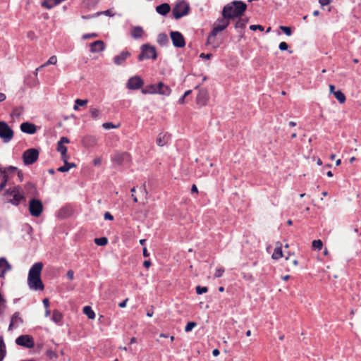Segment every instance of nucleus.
<instances>
[{
	"label": "nucleus",
	"mask_w": 361,
	"mask_h": 361,
	"mask_svg": "<svg viewBox=\"0 0 361 361\" xmlns=\"http://www.w3.org/2000/svg\"><path fill=\"white\" fill-rule=\"evenodd\" d=\"M247 4L240 0H234L223 8L222 16L227 20H233L241 17L247 10Z\"/></svg>",
	"instance_id": "f257e3e1"
},
{
	"label": "nucleus",
	"mask_w": 361,
	"mask_h": 361,
	"mask_svg": "<svg viewBox=\"0 0 361 361\" xmlns=\"http://www.w3.org/2000/svg\"><path fill=\"white\" fill-rule=\"evenodd\" d=\"M43 264L40 262L35 263L29 270L27 284L31 290H43L44 283L41 279Z\"/></svg>",
	"instance_id": "f03ea898"
},
{
	"label": "nucleus",
	"mask_w": 361,
	"mask_h": 361,
	"mask_svg": "<svg viewBox=\"0 0 361 361\" xmlns=\"http://www.w3.org/2000/svg\"><path fill=\"white\" fill-rule=\"evenodd\" d=\"M157 58V53L155 47L149 44H144L140 47V53L137 56L139 61H142L145 59L155 60Z\"/></svg>",
	"instance_id": "7ed1b4c3"
},
{
	"label": "nucleus",
	"mask_w": 361,
	"mask_h": 361,
	"mask_svg": "<svg viewBox=\"0 0 361 361\" xmlns=\"http://www.w3.org/2000/svg\"><path fill=\"white\" fill-rule=\"evenodd\" d=\"M6 194L12 197L11 202L13 205H19L23 200H25L23 192L20 188L18 186L9 188L8 190H6Z\"/></svg>",
	"instance_id": "20e7f679"
},
{
	"label": "nucleus",
	"mask_w": 361,
	"mask_h": 361,
	"mask_svg": "<svg viewBox=\"0 0 361 361\" xmlns=\"http://www.w3.org/2000/svg\"><path fill=\"white\" fill-rule=\"evenodd\" d=\"M39 152L36 148H29L23 153L22 158L25 166L33 164L39 158Z\"/></svg>",
	"instance_id": "39448f33"
},
{
	"label": "nucleus",
	"mask_w": 361,
	"mask_h": 361,
	"mask_svg": "<svg viewBox=\"0 0 361 361\" xmlns=\"http://www.w3.org/2000/svg\"><path fill=\"white\" fill-rule=\"evenodd\" d=\"M190 6L185 1L178 2L172 10V14L175 19L178 20L188 14Z\"/></svg>",
	"instance_id": "423d86ee"
},
{
	"label": "nucleus",
	"mask_w": 361,
	"mask_h": 361,
	"mask_svg": "<svg viewBox=\"0 0 361 361\" xmlns=\"http://www.w3.org/2000/svg\"><path fill=\"white\" fill-rule=\"evenodd\" d=\"M18 171V168L9 166L5 168L0 167V191L6 185L8 180V174Z\"/></svg>",
	"instance_id": "0eeeda50"
},
{
	"label": "nucleus",
	"mask_w": 361,
	"mask_h": 361,
	"mask_svg": "<svg viewBox=\"0 0 361 361\" xmlns=\"http://www.w3.org/2000/svg\"><path fill=\"white\" fill-rule=\"evenodd\" d=\"M217 21L219 23H224V25H214L211 30L210 33L207 37V43H211L212 39H214L218 32L224 30L229 25V20L225 19L224 17L222 18H218Z\"/></svg>",
	"instance_id": "6e6552de"
},
{
	"label": "nucleus",
	"mask_w": 361,
	"mask_h": 361,
	"mask_svg": "<svg viewBox=\"0 0 361 361\" xmlns=\"http://www.w3.org/2000/svg\"><path fill=\"white\" fill-rule=\"evenodd\" d=\"M43 211V204L40 200L32 198L29 202V212L32 216L38 217Z\"/></svg>",
	"instance_id": "1a4fd4ad"
},
{
	"label": "nucleus",
	"mask_w": 361,
	"mask_h": 361,
	"mask_svg": "<svg viewBox=\"0 0 361 361\" xmlns=\"http://www.w3.org/2000/svg\"><path fill=\"white\" fill-rule=\"evenodd\" d=\"M13 137V130L5 121H0V137L4 142H8Z\"/></svg>",
	"instance_id": "9d476101"
},
{
	"label": "nucleus",
	"mask_w": 361,
	"mask_h": 361,
	"mask_svg": "<svg viewBox=\"0 0 361 361\" xmlns=\"http://www.w3.org/2000/svg\"><path fill=\"white\" fill-rule=\"evenodd\" d=\"M111 161L118 166H123L129 163L131 161V157L129 153L126 152H116L111 157Z\"/></svg>",
	"instance_id": "9b49d317"
},
{
	"label": "nucleus",
	"mask_w": 361,
	"mask_h": 361,
	"mask_svg": "<svg viewBox=\"0 0 361 361\" xmlns=\"http://www.w3.org/2000/svg\"><path fill=\"white\" fill-rule=\"evenodd\" d=\"M170 37L173 47L183 48L185 46V40L183 34L179 31H171Z\"/></svg>",
	"instance_id": "f8f14e48"
},
{
	"label": "nucleus",
	"mask_w": 361,
	"mask_h": 361,
	"mask_svg": "<svg viewBox=\"0 0 361 361\" xmlns=\"http://www.w3.org/2000/svg\"><path fill=\"white\" fill-rule=\"evenodd\" d=\"M16 343L18 345L26 348H32L35 346V341L33 338L30 335H20L16 339Z\"/></svg>",
	"instance_id": "ddd939ff"
},
{
	"label": "nucleus",
	"mask_w": 361,
	"mask_h": 361,
	"mask_svg": "<svg viewBox=\"0 0 361 361\" xmlns=\"http://www.w3.org/2000/svg\"><path fill=\"white\" fill-rule=\"evenodd\" d=\"M144 85V80L141 78V77L138 75H135L131 77L128 79L126 87L129 90H138L142 87Z\"/></svg>",
	"instance_id": "4468645a"
},
{
	"label": "nucleus",
	"mask_w": 361,
	"mask_h": 361,
	"mask_svg": "<svg viewBox=\"0 0 361 361\" xmlns=\"http://www.w3.org/2000/svg\"><path fill=\"white\" fill-rule=\"evenodd\" d=\"M20 129L24 133L33 135L37 132V127L35 124L26 121L20 124Z\"/></svg>",
	"instance_id": "2eb2a0df"
},
{
	"label": "nucleus",
	"mask_w": 361,
	"mask_h": 361,
	"mask_svg": "<svg viewBox=\"0 0 361 361\" xmlns=\"http://www.w3.org/2000/svg\"><path fill=\"white\" fill-rule=\"evenodd\" d=\"M209 99V94L205 89H201L199 90L198 94L196 97V102L200 106H205Z\"/></svg>",
	"instance_id": "dca6fc26"
},
{
	"label": "nucleus",
	"mask_w": 361,
	"mask_h": 361,
	"mask_svg": "<svg viewBox=\"0 0 361 361\" xmlns=\"http://www.w3.org/2000/svg\"><path fill=\"white\" fill-rule=\"evenodd\" d=\"M131 54L127 50L122 51L119 54L115 56L113 59L114 63L117 66H121L126 60L130 56Z\"/></svg>",
	"instance_id": "f3484780"
},
{
	"label": "nucleus",
	"mask_w": 361,
	"mask_h": 361,
	"mask_svg": "<svg viewBox=\"0 0 361 361\" xmlns=\"http://www.w3.org/2000/svg\"><path fill=\"white\" fill-rule=\"evenodd\" d=\"M82 145L86 148L93 147L96 145L97 139L95 136L91 135H85L82 138Z\"/></svg>",
	"instance_id": "a211bd4d"
},
{
	"label": "nucleus",
	"mask_w": 361,
	"mask_h": 361,
	"mask_svg": "<svg viewBox=\"0 0 361 361\" xmlns=\"http://www.w3.org/2000/svg\"><path fill=\"white\" fill-rule=\"evenodd\" d=\"M90 47L92 53H99L106 49V44L102 40H97L90 43Z\"/></svg>",
	"instance_id": "6ab92c4d"
},
{
	"label": "nucleus",
	"mask_w": 361,
	"mask_h": 361,
	"mask_svg": "<svg viewBox=\"0 0 361 361\" xmlns=\"http://www.w3.org/2000/svg\"><path fill=\"white\" fill-rule=\"evenodd\" d=\"M155 89L157 94L164 96H169L171 92V88L163 82H159L157 85H155Z\"/></svg>",
	"instance_id": "aec40b11"
},
{
	"label": "nucleus",
	"mask_w": 361,
	"mask_h": 361,
	"mask_svg": "<svg viewBox=\"0 0 361 361\" xmlns=\"http://www.w3.org/2000/svg\"><path fill=\"white\" fill-rule=\"evenodd\" d=\"M12 266L5 257L0 258V278L4 277L6 271L11 270Z\"/></svg>",
	"instance_id": "412c9836"
},
{
	"label": "nucleus",
	"mask_w": 361,
	"mask_h": 361,
	"mask_svg": "<svg viewBox=\"0 0 361 361\" xmlns=\"http://www.w3.org/2000/svg\"><path fill=\"white\" fill-rule=\"evenodd\" d=\"M23 320L20 317V313L18 312H16L11 316L8 329L11 330L13 327H18L19 324H23Z\"/></svg>",
	"instance_id": "4be33fe9"
},
{
	"label": "nucleus",
	"mask_w": 361,
	"mask_h": 361,
	"mask_svg": "<svg viewBox=\"0 0 361 361\" xmlns=\"http://www.w3.org/2000/svg\"><path fill=\"white\" fill-rule=\"evenodd\" d=\"M170 139L171 135L169 133H160L158 135L156 142L159 146L163 147L169 142Z\"/></svg>",
	"instance_id": "5701e85b"
},
{
	"label": "nucleus",
	"mask_w": 361,
	"mask_h": 361,
	"mask_svg": "<svg viewBox=\"0 0 361 361\" xmlns=\"http://www.w3.org/2000/svg\"><path fill=\"white\" fill-rule=\"evenodd\" d=\"M143 34H144V30H143L142 27H141L140 25L132 26L131 30H130V35L133 39H141Z\"/></svg>",
	"instance_id": "b1692460"
},
{
	"label": "nucleus",
	"mask_w": 361,
	"mask_h": 361,
	"mask_svg": "<svg viewBox=\"0 0 361 361\" xmlns=\"http://www.w3.org/2000/svg\"><path fill=\"white\" fill-rule=\"evenodd\" d=\"M171 7L169 4L163 3L156 7V11L161 16H166L170 11Z\"/></svg>",
	"instance_id": "393cba45"
},
{
	"label": "nucleus",
	"mask_w": 361,
	"mask_h": 361,
	"mask_svg": "<svg viewBox=\"0 0 361 361\" xmlns=\"http://www.w3.org/2000/svg\"><path fill=\"white\" fill-rule=\"evenodd\" d=\"M71 215V209L69 207H62L57 213V216L60 219H65Z\"/></svg>",
	"instance_id": "a878e982"
},
{
	"label": "nucleus",
	"mask_w": 361,
	"mask_h": 361,
	"mask_svg": "<svg viewBox=\"0 0 361 361\" xmlns=\"http://www.w3.org/2000/svg\"><path fill=\"white\" fill-rule=\"evenodd\" d=\"M51 321L58 325L62 324L63 315L57 310L53 311L52 316L51 318Z\"/></svg>",
	"instance_id": "bb28decb"
},
{
	"label": "nucleus",
	"mask_w": 361,
	"mask_h": 361,
	"mask_svg": "<svg viewBox=\"0 0 361 361\" xmlns=\"http://www.w3.org/2000/svg\"><path fill=\"white\" fill-rule=\"evenodd\" d=\"M157 43L161 46H166L169 43V37L164 32L159 33L157 36Z\"/></svg>",
	"instance_id": "cd10ccee"
},
{
	"label": "nucleus",
	"mask_w": 361,
	"mask_h": 361,
	"mask_svg": "<svg viewBox=\"0 0 361 361\" xmlns=\"http://www.w3.org/2000/svg\"><path fill=\"white\" fill-rule=\"evenodd\" d=\"M76 166V164L73 162L65 161L63 166L59 167L57 171L59 172H68L71 169Z\"/></svg>",
	"instance_id": "c85d7f7f"
},
{
	"label": "nucleus",
	"mask_w": 361,
	"mask_h": 361,
	"mask_svg": "<svg viewBox=\"0 0 361 361\" xmlns=\"http://www.w3.org/2000/svg\"><path fill=\"white\" fill-rule=\"evenodd\" d=\"M238 20L235 22L234 27L235 29H244L246 27L247 23H248V18H242L241 17L237 18Z\"/></svg>",
	"instance_id": "c756f323"
},
{
	"label": "nucleus",
	"mask_w": 361,
	"mask_h": 361,
	"mask_svg": "<svg viewBox=\"0 0 361 361\" xmlns=\"http://www.w3.org/2000/svg\"><path fill=\"white\" fill-rule=\"evenodd\" d=\"M142 93L144 94H153L156 93L155 85H149L145 86L141 90Z\"/></svg>",
	"instance_id": "7c9ffc66"
},
{
	"label": "nucleus",
	"mask_w": 361,
	"mask_h": 361,
	"mask_svg": "<svg viewBox=\"0 0 361 361\" xmlns=\"http://www.w3.org/2000/svg\"><path fill=\"white\" fill-rule=\"evenodd\" d=\"M82 312L89 319H94L95 318V313L90 306H85Z\"/></svg>",
	"instance_id": "2f4dec72"
},
{
	"label": "nucleus",
	"mask_w": 361,
	"mask_h": 361,
	"mask_svg": "<svg viewBox=\"0 0 361 361\" xmlns=\"http://www.w3.org/2000/svg\"><path fill=\"white\" fill-rule=\"evenodd\" d=\"M334 97L339 102V103L343 104L345 102L346 97L344 93L341 90H337L334 92Z\"/></svg>",
	"instance_id": "473e14b6"
},
{
	"label": "nucleus",
	"mask_w": 361,
	"mask_h": 361,
	"mask_svg": "<svg viewBox=\"0 0 361 361\" xmlns=\"http://www.w3.org/2000/svg\"><path fill=\"white\" fill-rule=\"evenodd\" d=\"M94 243L98 246H105L108 244V238L106 237L96 238L94 240Z\"/></svg>",
	"instance_id": "72a5a7b5"
},
{
	"label": "nucleus",
	"mask_w": 361,
	"mask_h": 361,
	"mask_svg": "<svg viewBox=\"0 0 361 361\" xmlns=\"http://www.w3.org/2000/svg\"><path fill=\"white\" fill-rule=\"evenodd\" d=\"M42 5L47 9H51L58 4L54 0H44Z\"/></svg>",
	"instance_id": "f704fd0d"
},
{
	"label": "nucleus",
	"mask_w": 361,
	"mask_h": 361,
	"mask_svg": "<svg viewBox=\"0 0 361 361\" xmlns=\"http://www.w3.org/2000/svg\"><path fill=\"white\" fill-rule=\"evenodd\" d=\"M283 257V252L281 247H279L275 248L273 254H272V258L274 259H279L281 257Z\"/></svg>",
	"instance_id": "c9c22d12"
},
{
	"label": "nucleus",
	"mask_w": 361,
	"mask_h": 361,
	"mask_svg": "<svg viewBox=\"0 0 361 361\" xmlns=\"http://www.w3.org/2000/svg\"><path fill=\"white\" fill-rule=\"evenodd\" d=\"M90 113L93 119H97L100 116L101 111L97 108H91Z\"/></svg>",
	"instance_id": "e433bc0d"
},
{
	"label": "nucleus",
	"mask_w": 361,
	"mask_h": 361,
	"mask_svg": "<svg viewBox=\"0 0 361 361\" xmlns=\"http://www.w3.org/2000/svg\"><path fill=\"white\" fill-rule=\"evenodd\" d=\"M57 63V57L56 56H51L49 57L48 61L44 63L42 66H40V68L47 66L48 65H55Z\"/></svg>",
	"instance_id": "4c0bfd02"
},
{
	"label": "nucleus",
	"mask_w": 361,
	"mask_h": 361,
	"mask_svg": "<svg viewBox=\"0 0 361 361\" xmlns=\"http://www.w3.org/2000/svg\"><path fill=\"white\" fill-rule=\"evenodd\" d=\"M280 30L287 36H290L293 33L292 27L289 26L281 25Z\"/></svg>",
	"instance_id": "58836bf2"
},
{
	"label": "nucleus",
	"mask_w": 361,
	"mask_h": 361,
	"mask_svg": "<svg viewBox=\"0 0 361 361\" xmlns=\"http://www.w3.org/2000/svg\"><path fill=\"white\" fill-rule=\"evenodd\" d=\"M192 93V90H189L185 92V93L178 99V103L179 104H184L185 103V98L187 96Z\"/></svg>",
	"instance_id": "ea45409f"
},
{
	"label": "nucleus",
	"mask_w": 361,
	"mask_h": 361,
	"mask_svg": "<svg viewBox=\"0 0 361 361\" xmlns=\"http://www.w3.org/2000/svg\"><path fill=\"white\" fill-rule=\"evenodd\" d=\"M312 247L314 248V249H317L318 250H320L322 249V247H323V243L321 240L318 239V240H314L312 241Z\"/></svg>",
	"instance_id": "a19ab883"
},
{
	"label": "nucleus",
	"mask_w": 361,
	"mask_h": 361,
	"mask_svg": "<svg viewBox=\"0 0 361 361\" xmlns=\"http://www.w3.org/2000/svg\"><path fill=\"white\" fill-rule=\"evenodd\" d=\"M46 355L49 360L56 359L58 357V355L56 354V353L52 350L51 349L47 350Z\"/></svg>",
	"instance_id": "79ce46f5"
},
{
	"label": "nucleus",
	"mask_w": 361,
	"mask_h": 361,
	"mask_svg": "<svg viewBox=\"0 0 361 361\" xmlns=\"http://www.w3.org/2000/svg\"><path fill=\"white\" fill-rule=\"evenodd\" d=\"M6 345L4 341V338L2 336H0V355H4L6 356Z\"/></svg>",
	"instance_id": "37998d69"
},
{
	"label": "nucleus",
	"mask_w": 361,
	"mask_h": 361,
	"mask_svg": "<svg viewBox=\"0 0 361 361\" xmlns=\"http://www.w3.org/2000/svg\"><path fill=\"white\" fill-rule=\"evenodd\" d=\"M197 326V323L195 322H188L185 326V331L190 332L191 331L195 326Z\"/></svg>",
	"instance_id": "c03bdc74"
},
{
	"label": "nucleus",
	"mask_w": 361,
	"mask_h": 361,
	"mask_svg": "<svg viewBox=\"0 0 361 361\" xmlns=\"http://www.w3.org/2000/svg\"><path fill=\"white\" fill-rule=\"evenodd\" d=\"M195 290L197 295H202L208 291V288L206 286H197L195 288Z\"/></svg>",
	"instance_id": "a18cd8bd"
},
{
	"label": "nucleus",
	"mask_w": 361,
	"mask_h": 361,
	"mask_svg": "<svg viewBox=\"0 0 361 361\" xmlns=\"http://www.w3.org/2000/svg\"><path fill=\"white\" fill-rule=\"evenodd\" d=\"M100 15H105L106 16H110V17L114 16V13H113L111 9H107L104 11H99L95 14V16H99Z\"/></svg>",
	"instance_id": "49530a36"
},
{
	"label": "nucleus",
	"mask_w": 361,
	"mask_h": 361,
	"mask_svg": "<svg viewBox=\"0 0 361 361\" xmlns=\"http://www.w3.org/2000/svg\"><path fill=\"white\" fill-rule=\"evenodd\" d=\"M56 149L61 154H65V152H67V147L61 143L57 142Z\"/></svg>",
	"instance_id": "de8ad7c7"
},
{
	"label": "nucleus",
	"mask_w": 361,
	"mask_h": 361,
	"mask_svg": "<svg viewBox=\"0 0 361 361\" xmlns=\"http://www.w3.org/2000/svg\"><path fill=\"white\" fill-rule=\"evenodd\" d=\"M102 127L105 130H109V129L117 128L118 127V126H116L115 124H114L111 122H106L102 124Z\"/></svg>",
	"instance_id": "09e8293b"
},
{
	"label": "nucleus",
	"mask_w": 361,
	"mask_h": 361,
	"mask_svg": "<svg viewBox=\"0 0 361 361\" xmlns=\"http://www.w3.org/2000/svg\"><path fill=\"white\" fill-rule=\"evenodd\" d=\"M242 276L245 281H248L250 282H253L255 281V278L250 273H242Z\"/></svg>",
	"instance_id": "8fccbe9b"
},
{
	"label": "nucleus",
	"mask_w": 361,
	"mask_h": 361,
	"mask_svg": "<svg viewBox=\"0 0 361 361\" xmlns=\"http://www.w3.org/2000/svg\"><path fill=\"white\" fill-rule=\"evenodd\" d=\"M224 271H225V270L223 267L216 268L215 270V273H214V277L220 278L221 276H222Z\"/></svg>",
	"instance_id": "3c124183"
},
{
	"label": "nucleus",
	"mask_w": 361,
	"mask_h": 361,
	"mask_svg": "<svg viewBox=\"0 0 361 361\" xmlns=\"http://www.w3.org/2000/svg\"><path fill=\"white\" fill-rule=\"evenodd\" d=\"M250 29L252 31H256V30L264 31V27L261 25H251L250 26Z\"/></svg>",
	"instance_id": "603ef678"
},
{
	"label": "nucleus",
	"mask_w": 361,
	"mask_h": 361,
	"mask_svg": "<svg viewBox=\"0 0 361 361\" xmlns=\"http://www.w3.org/2000/svg\"><path fill=\"white\" fill-rule=\"evenodd\" d=\"M88 101L87 99H76L75 100V103L78 104L80 106H83L87 104Z\"/></svg>",
	"instance_id": "864d4df0"
},
{
	"label": "nucleus",
	"mask_w": 361,
	"mask_h": 361,
	"mask_svg": "<svg viewBox=\"0 0 361 361\" xmlns=\"http://www.w3.org/2000/svg\"><path fill=\"white\" fill-rule=\"evenodd\" d=\"M279 49L281 51H287L288 49V44L286 42H281L279 45Z\"/></svg>",
	"instance_id": "5fc2aeb1"
},
{
	"label": "nucleus",
	"mask_w": 361,
	"mask_h": 361,
	"mask_svg": "<svg viewBox=\"0 0 361 361\" xmlns=\"http://www.w3.org/2000/svg\"><path fill=\"white\" fill-rule=\"evenodd\" d=\"M104 219L108 221H113L114 217L110 212H106L104 214Z\"/></svg>",
	"instance_id": "6e6d98bb"
},
{
	"label": "nucleus",
	"mask_w": 361,
	"mask_h": 361,
	"mask_svg": "<svg viewBox=\"0 0 361 361\" xmlns=\"http://www.w3.org/2000/svg\"><path fill=\"white\" fill-rule=\"evenodd\" d=\"M212 54L210 53H208V54L201 53L200 55V58L203 59H207V60L210 59L212 58Z\"/></svg>",
	"instance_id": "4d7b16f0"
},
{
	"label": "nucleus",
	"mask_w": 361,
	"mask_h": 361,
	"mask_svg": "<svg viewBox=\"0 0 361 361\" xmlns=\"http://www.w3.org/2000/svg\"><path fill=\"white\" fill-rule=\"evenodd\" d=\"M332 2V0H319V3L320 4L322 7L327 6Z\"/></svg>",
	"instance_id": "13d9d810"
},
{
	"label": "nucleus",
	"mask_w": 361,
	"mask_h": 361,
	"mask_svg": "<svg viewBox=\"0 0 361 361\" xmlns=\"http://www.w3.org/2000/svg\"><path fill=\"white\" fill-rule=\"evenodd\" d=\"M58 142L61 144H68L70 142V140L67 137H61Z\"/></svg>",
	"instance_id": "bf43d9fd"
},
{
	"label": "nucleus",
	"mask_w": 361,
	"mask_h": 361,
	"mask_svg": "<svg viewBox=\"0 0 361 361\" xmlns=\"http://www.w3.org/2000/svg\"><path fill=\"white\" fill-rule=\"evenodd\" d=\"M97 36V33H88V34H85L83 35V38L84 39H89V38H91V37H95Z\"/></svg>",
	"instance_id": "052dcab7"
},
{
	"label": "nucleus",
	"mask_w": 361,
	"mask_h": 361,
	"mask_svg": "<svg viewBox=\"0 0 361 361\" xmlns=\"http://www.w3.org/2000/svg\"><path fill=\"white\" fill-rule=\"evenodd\" d=\"M73 275L74 273L73 270H68L67 271L66 276L68 279L72 280L73 279Z\"/></svg>",
	"instance_id": "680f3d73"
},
{
	"label": "nucleus",
	"mask_w": 361,
	"mask_h": 361,
	"mask_svg": "<svg viewBox=\"0 0 361 361\" xmlns=\"http://www.w3.org/2000/svg\"><path fill=\"white\" fill-rule=\"evenodd\" d=\"M102 163V159L99 157H97L93 160V164L94 166H99Z\"/></svg>",
	"instance_id": "e2e57ef3"
},
{
	"label": "nucleus",
	"mask_w": 361,
	"mask_h": 361,
	"mask_svg": "<svg viewBox=\"0 0 361 361\" xmlns=\"http://www.w3.org/2000/svg\"><path fill=\"white\" fill-rule=\"evenodd\" d=\"M128 299L126 298L124 300H123L122 302H121L119 304H118V307H121V308H124L126 307V304H127V302H128Z\"/></svg>",
	"instance_id": "0e129e2a"
},
{
	"label": "nucleus",
	"mask_w": 361,
	"mask_h": 361,
	"mask_svg": "<svg viewBox=\"0 0 361 361\" xmlns=\"http://www.w3.org/2000/svg\"><path fill=\"white\" fill-rule=\"evenodd\" d=\"M43 305L46 309H47L49 306V300L48 298H44L42 300Z\"/></svg>",
	"instance_id": "69168bd1"
},
{
	"label": "nucleus",
	"mask_w": 361,
	"mask_h": 361,
	"mask_svg": "<svg viewBox=\"0 0 361 361\" xmlns=\"http://www.w3.org/2000/svg\"><path fill=\"white\" fill-rule=\"evenodd\" d=\"M142 255L145 257H149V252H148L147 249L146 247H144L143 249H142Z\"/></svg>",
	"instance_id": "338daca9"
},
{
	"label": "nucleus",
	"mask_w": 361,
	"mask_h": 361,
	"mask_svg": "<svg viewBox=\"0 0 361 361\" xmlns=\"http://www.w3.org/2000/svg\"><path fill=\"white\" fill-rule=\"evenodd\" d=\"M152 263H151V261L150 260H145L143 262V266L146 268V269H149L151 266Z\"/></svg>",
	"instance_id": "774afa93"
}]
</instances>
